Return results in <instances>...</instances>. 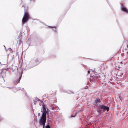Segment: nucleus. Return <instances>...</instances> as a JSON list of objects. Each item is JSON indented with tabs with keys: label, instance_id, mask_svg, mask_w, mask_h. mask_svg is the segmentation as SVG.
Wrapping results in <instances>:
<instances>
[{
	"label": "nucleus",
	"instance_id": "3",
	"mask_svg": "<svg viewBox=\"0 0 128 128\" xmlns=\"http://www.w3.org/2000/svg\"><path fill=\"white\" fill-rule=\"evenodd\" d=\"M100 109H102L104 111H107L108 112L109 110V107L106 106L101 105L100 106Z\"/></svg>",
	"mask_w": 128,
	"mask_h": 128
},
{
	"label": "nucleus",
	"instance_id": "6",
	"mask_svg": "<svg viewBox=\"0 0 128 128\" xmlns=\"http://www.w3.org/2000/svg\"><path fill=\"white\" fill-rule=\"evenodd\" d=\"M22 73H21V74L20 75V77L18 79V80H16L14 81V82L15 83L18 84V83H19L21 79V77L22 76Z\"/></svg>",
	"mask_w": 128,
	"mask_h": 128
},
{
	"label": "nucleus",
	"instance_id": "13",
	"mask_svg": "<svg viewBox=\"0 0 128 128\" xmlns=\"http://www.w3.org/2000/svg\"><path fill=\"white\" fill-rule=\"evenodd\" d=\"M120 99H121V98H120Z\"/></svg>",
	"mask_w": 128,
	"mask_h": 128
},
{
	"label": "nucleus",
	"instance_id": "8",
	"mask_svg": "<svg viewBox=\"0 0 128 128\" xmlns=\"http://www.w3.org/2000/svg\"><path fill=\"white\" fill-rule=\"evenodd\" d=\"M46 128H50L49 125H48L46 126Z\"/></svg>",
	"mask_w": 128,
	"mask_h": 128
},
{
	"label": "nucleus",
	"instance_id": "9",
	"mask_svg": "<svg viewBox=\"0 0 128 128\" xmlns=\"http://www.w3.org/2000/svg\"><path fill=\"white\" fill-rule=\"evenodd\" d=\"M88 70V74H90V70Z\"/></svg>",
	"mask_w": 128,
	"mask_h": 128
},
{
	"label": "nucleus",
	"instance_id": "4",
	"mask_svg": "<svg viewBox=\"0 0 128 128\" xmlns=\"http://www.w3.org/2000/svg\"><path fill=\"white\" fill-rule=\"evenodd\" d=\"M121 8L122 10L127 13H128V10L123 5L122 3L121 4Z\"/></svg>",
	"mask_w": 128,
	"mask_h": 128
},
{
	"label": "nucleus",
	"instance_id": "5",
	"mask_svg": "<svg viewBox=\"0 0 128 128\" xmlns=\"http://www.w3.org/2000/svg\"><path fill=\"white\" fill-rule=\"evenodd\" d=\"M100 99H96V100H95V102L94 103V104L96 106H98L99 105V104L100 103Z\"/></svg>",
	"mask_w": 128,
	"mask_h": 128
},
{
	"label": "nucleus",
	"instance_id": "1",
	"mask_svg": "<svg viewBox=\"0 0 128 128\" xmlns=\"http://www.w3.org/2000/svg\"><path fill=\"white\" fill-rule=\"evenodd\" d=\"M41 111L42 114L39 120V123L40 126H42V128H44L46 120V114H48V112L46 110L45 106H42Z\"/></svg>",
	"mask_w": 128,
	"mask_h": 128
},
{
	"label": "nucleus",
	"instance_id": "7",
	"mask_svg": "<svg viewBox=\"0 0 128 128\" xmlns=\"http://www.w3.org/2000/svg\"><path fill=\"white\" fill-rule=\"evenodd\" d=\"M76 113H75V114L72 115H71V117H75V116L76 115Z\"/></svg>",
	"mask_w": 128,
	"mask_h": 128
},
{
	"label": "nucleus",
	"instance_id": "10",
	"mask_svg": "<svg viewBox=\"0 0 128 128\" xmlns=\"http://www.w3.org/2000/svg\"><path fill=\"white\" fill-rule=\"evenodd\" d=\"M52 28H56V27H52Z\"/></svg>",
	"mask_w": 128,
	"mask_h": 128
},
{
	"label": "nucleus",
	"instance_id": "11",
	"mask_svg": "<svg viewBox=\"0 0 128 128\" xmlns=\"http://www.w3.org/2000/svg\"><path fill=\"white\" fill-rule=\"evenodd\" d=\"M121 63L122 64V62H121Z\"/></svg>",
	"mask_w": 128,
	"mask_h": 128
},
{
	"label": "nucleus",
	"instance_id": "2",
	"mask_svg": "<svg viewBox=\"0 0 128 128\" xmlns=\"http://www.w3.org/2000/svg\"><path fill=\"white\" fill-rule=\"evenodd\" d=\"M29 16L28 12H26L25 11L23 18L22 20V24H24L27 21L29 18Z\"/></svg>",
	"mask_w": 128,
	"mask_h": 128
},
{
	"label": "nucleus",
	"instance_id": "14",
	"mask_svg": "<svg viewBox=\"0 0 128 128\" xmlns=\"http://www.w3.org/2000/svg\"><path fill=\"white\" fill-rule=\"evenodd\" d=\"M39 114H38V116H39Z\"/></svg>",
	"mask_w": 128,
	"mask_h": 128
},
{
	"label": "nucleus",
	"instance_id": "12",
	"mask_svg": "<svg viewBox=\"0 0 128 128\" xmlns=\"http://www.w3.org/2000/svg\"><path fill=\"white\" fill-rule=\"evenodd\" d=\"M72 93V92H71L70 93V94H71V93Z\"/></svg>",
	"mask_w": 128,
	"mask_h": 128
},
{
	"label": "nucleus",
	"instance_id": "15",
	"mask_svg": "<svg viewBox=\"0 0 128 128\" xmlns=\"http://www.w3.org/2000/svg\"><path fill=\"white\" fill-rule=\"evenodd\" d=\"M4 46L5 47V46Z\"/></svg>",
	"mask_w": 128,
	"mask_h": 128
}]
</instances>
